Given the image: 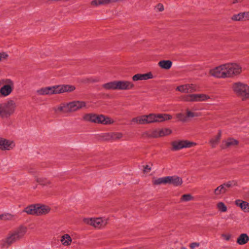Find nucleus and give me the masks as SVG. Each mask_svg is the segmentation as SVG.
<instances>
[{
	"instance_id": "nucleus-11",
	"label": "nucleus",
	"mask_w": 249,
	"mask_h": 249,
	"mask_svg": "<svg viewBox=\"0 0 249 249\" xmlns=\"http://www.w3.org/2000/svg\"><path fill=\"white\" fill-rule=\"evenodd\" d=\"M69 113L74 112L85 107L86 104L82 101H73L67 102Z\"/></svg>"
},
{
	"instance_id": "nucleus-39",
	"label": "nucleus",
	"mask_w": 249,
	"mask_h": 249,
	"mask_svg": "<svg viewBox=\"0 0 249 249\" xmlns=\"http://www.w3.org/2000/svg\"><path fill=\"white\" fill-rule=\"evenodd\" d=\"M199 115L198 113L194 112L188 109L186 110V118H193L199 116Z\"/></svg>"
},
{
	"instance_id": "nucleus-23",
	"label": "nucleus",
	"mask_w": 249,
	"mask_h": 249,
	"mask_svg": "<svg viewBox=\"0 0 249 249\" xmlns=\"http://www.w3.org/2000/svg\"><path fill=\"white\" fill-rule=\"evenodd\" d=\"M99 115L92 113L85 114L83 116V120L86 122L98 123Z\"/></svg>"
},
{
	"instance_id": "nucleus-52",
	"label": "nucleus",
	"mask_w": 249,
	"mask_h": 249,
	"mask_svg": "<svg viewBox=\"0 0 249 249\" xmlns=\"http://www.w3.org/2000/svg\"><path fill=\"white\" fill-rule=\"evenodd\" d=\"M90 81L91 82H98V80H90Z\"/></svg>"
},
{
	"instance_id": "nucleus-1",
	"label": "nucleus",
	"mask_w": 249,
	"mask_h": 249,
	"mask_svg": "<svg viewBox=\"0 0 249 249\" xmlns=\"http://www.w3.org/2000/svg\"><path fill=\"white\" fill-rule=\"evenodd\" d=\"M173 118V116L167 113H150L133 118L132 124H145L156 123H162L169 121Z\"/></svg>"
},
{
	"instance_id": "nucleus-15",
	"label": "nucleus",
	"mask_w": 249,
	"mask_h": 249,
	"mask_svg": "<svg viewBox=\"0 0 249 249\" xmlns=\"http://www.w3.org/2000/svg\"><path fill=\"white\" fill-rule=\"evenodd\" d=\"M117 90H128L134 89L135 85L131 81L127 80L117 81Z\"/></svg>"
},
{
	"instance_id": "nucleus-3",
	"label": "nucleus",
	"mask_w": 249,
	"mask_h": 249,
	"mask_svg": "<svg viewBox=\"0 0 249 249\" xmlns=\"http://www.w3.org/2000/svg\"><path fill=\"white\" fill-rule=\"evenodd\" d=\"M233 92L242 100L249 99V86L241 82L234 83L232 85Z\"/></svg>"
},
{
	"instance_id": "nucleus-18",
	"label": "nucleus",
	"mask_w": 249,
	"mask_h": 249,
	"mask_svg": "<svg viewBox=\"0 0 249 249\" xmlns=\"http://www.w3.org/2000/svg\"><path fill=\"white\" fill-rule=\"evenodd\" d=\"M15 146V143L13 141L1 138V150H11Z\"/></svg>"
},
{
	"instance_id": "nucleus-19",
	"label": "nucleus",
	"mask_w": 249,
	"mask_h": 249,
	"mask_svg": "<svg viewBox=\"0 0 249 249\" xmlns=\"http://www.w3.org/2000/svg\"><path fill=\"white\" fill-rule=\"evenodd\" d=\"M57 86V94L71 92L75 89L74 86L71 85H59Z\"/></svg>"
},
{
	"instance_id": "nucleus-37",
	"label": "nucleus",
	"mask_w": 249,
	"mask_h": 249,
	"mask_svg": "<svg viewBox=\"0 0 249 249\" xmlns=\"http://www.w3.org/2000/svg\"><path fill=\"white\" fill-rule=\"evenodd\" d=\"M226 192L225 189L224 188V186L222 185L219 186L217 187L214 190V195L216 196H219L221 195H222L224 194Z\"/></svg>"
},
{
	"instance_id": "nucleus-20",
	"label": "nucleus",
	"mask_w": 249,
	"mask_h": 249,
	"mask_svg": "<svg viewBox=\"0 0 249 249\" xmlns=\"http://www.w3.org/2000/svg\"><path fill=\"white\" fill-rule=\"evenodd\" d=\"M167 184L177 187L180 186L183 181L181 178L177 176H167Z\"/></svg>"
},
{
	"instance_id": "nucleus-51",
	"label": "nucleus",
	"mask_w": 249,
	"mask_h": 249,
	"mask_svg": "<svg viewBox=\"0 0 249 249\" xmlns=\"http://www.w3.org/2000/svg\"><path fill=\"white\" fill-rule=\"evenodd\" d=\"M158 9L159 11H162L164 9L163 6L162 5L159 4L158 6Z\"/></svg>"
},
{
	"instance_id": "nucleus-22",
	"label": "nucleus",
	"mask_w": 249,
	"mask_h": 249,
	"mask_svg": "<svg viewBox=\"0 0 249 249\" xmlns=\"http://www.w3.org/2000/svg\"><path fill=\"white\" fill-rule=\"evenodd\" d=\"M50 208L46 205L36 204V215H44L50 212Z\"/></svg>"
},
{
	"instance_id": "nucleus-6",
	"label": "nucleus",
	"mask_w": 249,
	"mask_h": 249,
	"mask_svg": "<svg viewBox=\"0 0 249 249\" xmlns=\"http://www.w3.org/2000/svg\"><path fill=\"white\" fill-rule=\"evenodd\" d=\"M108 219L105 217L84 218L83 221L86 224L97 229L104 228L108 223Z\"/></svg>"
},
{
	"instance_id": "nucleus-44",
	"label": "nucleus",
	"mask_w": 249,
	"mask_h": 249,
	"mask_svg": "<svg viewBox=\"0 0 249 249\" xmlns=\"http://www.w3.org/2000/svg\"><path fill=\"white\" fill-rule=\"evenodd\" d=\"M222 185L224 186V188L225 189L226 191H227L228 188L232 186L233 185V182L229 181L227 183L223 184Z\"/></svg>"
},
{
	"instance_id": "nucleus-45",
	"label": "nucleus",
	"mask_w": 249,
	"mask_h": 249,
	"mask_svg": "<svg viewBox=\"0 0 249 249\" xmlns=\"http://www.w3.org/2000/svg\"><path fill=\"white\" fill-rule=\"evenodd\" d=\"M9 57V54L6 52H1V60H7Z\"/></svg>"
},
{
	"instance_id": "nucleus-33",
	"label": "nucleus",
	"mask_w": 249,
	"mask_h": 249,
	"mask_svg": "<svg viewBox=\"0 0 249 249\" xmlns=\"http://www.w3.org/2000/svg\"><path fill=\"white\" fill-rule=\"evenodd\" d=\"M220 137H221V133H220V132H219L217 135H216L215 136H214V137L212 138L211 139V140L210 141V143L212 147L214 148L217 145V144L219 142Z\"/></svg>"
},
{
	"instance_id": "nucleus-9",
	"label": "nucleus",
	"mask_w": 249,
	"mask_h": 249,
	"mask_svg": "<svg viewBox=\"0 0 249 249\" xmlns=\"http://www.w3.org/2000/svg\"><path fill=\"white\" fill-rule=\"evenodd\" d=\"M176 90L184 93H194L198 90V87L195 84H185L176 88Z\"/></svg>"
},
{
	"instance_id": "nucleus-42",
	"label": "nucleus",
	"mask_w": 249,
	"mask_h": 249,
	"mask_svg": "<svg viewBox=\"0 0 249 249\" xmlns=\"http://www.w3.org/2000/svg\"><path fill=\"white\" fill-rule=\"evenodd\" d=\"M177 118L178 119V120L183 122H186L187 120L186 117H185L184 115L181 113H178L176 115Z\"/></svg>"
},
{
	"instance_id": "nucleus-40",
	"label": "nucleus",
	"mask_w": 249,
	"mask_h": 249,
	"mask_svg": "<svg viewBox=\"0 0 249 249\" xmlns=\"http://www.w3.org/2000/svg\"><path fill=\"white\" fill-rule=\"evenodd\" d=\"M13 218V215L9 213L1 214V220H10Z\"/></svg>"
},
{
	"instance_id": "nucleus-2",
	"label": "nucleus",
	"mask_w": 249,
	"mask_h": 249,
	"mask_svg": "<svg viewBox=\"0 0 249 249\" xmlns=\"http://www.w3.org/2000/svg\"><path fill=\"white\" fill-rule=\"evenodd\" d=\"M183 101L187 102H212L214 101L213 95L200 93L186 94L183 97Z\"/></svg>"
},
{
	"instance_id": "nucleus-7",
	"label": "nucleus",
	"mask_w": 249,
	"mask_h": 249,
	"mask_svg": "<svg viewBox=\"0 0 249 249\" xmlns=\"http://www.w3.org/2000/svg\"><path fill=\"white\" fill-rule=\"evenodd\" d=\"M14 89V82L9 78L1 79V96L4 97L9 95Z\"/></svg>"
},
{
	"instance_id": "nucleus-47",
	"label": "nucleus",
	"mask_w": 249,
	"mask_h": 249,
	"mask_svg": "<svg viewBox=\"0 0 249 249\" xmlns=\"http://www.w3.org/2000/svg\"><path fill=\"white\" fill-rule=\"evenodd\" d=\"M150 170L151 167L149 165H146L144 167L143 172L144 173H148Z\"/></svg>"
},
{
	"instance_id": "nucleus-53",
	"label": "nucleus",
	"mask_w": 249,
	"mask_h": 249,
	"mask_svg": "<svg viewBox=\"0 0 249 249\" xmlns=\"http://www.w3.org/2000/svg\"><path fill=\"white\" fill-rule=\"evenodd\" d=\"M180 249H187L185 247H182Z\"/></svg>"
},
{
	"instance_id": "nucleus-13",
	"label": "nucleus",
	"mask_w": 249,
	"mask_h": 249,
	"mask_svg": "<svg viewBox=\"0 0 249 249\" xmlns=\"http://www.w3.org/2000/svg\"><path fill=\"white\" fill-rule=\"evenodd\" d=\"M52 110L56 115L69 113L67 102H62L54 106L53 107Z\"/></svg>"
},
{
	"instance_id": "nucleus-14",
	"label": "nucleus",
	"mask_w": 249,
	"mask_h": 249,
	"mask_svg": "<svg viewBox=\"0 0 249 249\" xmlns=\"http://www.w3.org/2000/svg\"><path fill=\"white\" fill-rule=\"evenodd\" d=\"M17 241L24 238L27 232V228L23 225H20L12 231Z\"/></svg>"
},
{
	"instance_id": "nucleus-27",
	"label": "nucleus",
	"mask_w": 249,
	"mask_h": 249,
	"mask_svg": "<svg viewBox=\"0 0 249 249\" xmlns=\"http://www.w3.org/2000/svg\"><path fill=\"white\" fill-rule=\"evenodd\" d=\"M72 238L71 236L67 233L63 234L60 239V242L62 245L64 246H69L72 243Z\"/></svg>"
},
{
	"instance_id": "nucleus-12",
	"label": "nucleus",
	"mask_w": 249,
	"mask_h": 249,
	"mask_svg": "<svg viewBox=\"0 0 249 249\" xmlns=\"http://www.w3.org/2000/svg\"><path fill=\"white\" fill-rule=\"evenodd\" d=\"M17 240L15 237L12 231H10L2 240V243L1 244V247L7 249L12 244L17 242Z\"/></svg>"
},
{
	"instance_id": "nucleus-16",
	"label": "nucleus",
	"mask_w": 249,
	"mask_h": 249,
	"mask_svg": "<svg viewBox=\"0 0 249 249\" xmlns=\"http://www.w3.org/2000/svg\"><path fill=\"white\" fill-rule=\"evenodd\" d=\"M39 95L57 94V86L42 88L36 91Z\"/></svg>"
},
{
	"instance_id": "nucleus-32",
	"label": "nucleus",
	"mask_w": 249,
	"mask_h": 249,
	"mask_svg": "<svg viewBox=\"0 0 249 249\" xmlns=\"http://www.w3.org/2000/svg\"><path fill=\"white\" fill-rule=\"evenodd\" d=\"M244 12H240L237 14H234L231 17V19L234 21H246Z\"/></svg>"
},
{
	"instance_id": "nucleus-48",
	"label": "nucleus",
	"mask_w": 249,
	"mask_h": 249,
	"mask_svg": "<svg viewBox=\"0 0 249 249\" xmlns=\"http://www.w3.org/2000/svg\"><path fill=\"white\" fill-rule=\"evenodd\" d=\"M222 237L226 241H229L231 239V235L230 234H223L222 235Z\"/></svg>"
},
{
	"instance_id": "nucleus-26",
	"label": "nucleus",
	"mask_w": 249,
	"mask_h": 249,
	"mask_svg": "<svg viewBox=\"0 0 249 249\" xmlns=\"http://www.w3.org/2000/svg\"><path fill=\"white\" fill-rule=\"evenodd\" d=\"M238 143V142L237 140L229 138L227 140L223 141L221 147L222 148L225 149L229 147L236 145Z\"/></svg>"
},
{
	"instance_id": "nucleus-29",
	"label": "nucleus",
	"mask_w": 249,
	"mask_h": 249,
	"mask_svg": "<svg viewBox=\"0 0 249 249\" xmlns=\"http://www.w3.org/2000/svg\"><path fill=\"white\" fill-rule=\"evenodd\" d=\"M102 87L106 90H117V81H113L103 85Z\"/></svg>"
},
{
	"instance_id": "nucleus-35",
	"label": "nucleus",
	"mask_w": 249,
	"mask_h": 249,
	"mask_svg": "<svg viewBox=\"0 0 249 249\" xmlns=\"http://www.w3.org/2000/svg\"><path fill=\"white\" fill-rule=\"evenodd\" d=\"M172 133V130L169 128H164L160 129V137L168 136Z\"/></svg>"
},
{
	"instance_id": "nucleus-30",
	"label": "nucleus",
	"mask_w": 249,
	"mask_h": 249,
	"mask_svg": "<svg viewBox=\"0 0 249 249\" xmlns=\"http://www.w3.org/2000/svg\"><path fill=\"white\" fill-rule=\"evenodd\" d=\"M23 212L28 214L36 215V204L31 205L26 207Z\"/></svg>"
},
{
	"instance_id": "nucleus-21",
	"label": "nucleus",
	"mask_w": 249,
	"mask_h": 249,
	"mask_svg": "<svg viewBox=\"0 0 249 249\" xmlns=\"http://www.w3.org/2000/svg\"><path fill=\"white\" fill-rule=\"evenodd\" d=\"M153 75L151 72L141 74L138 73L133 76L132 79L133 81L146 80L153 78Z\"/></svg>"
},
{
	"instance_id": "nucleus-24",
	"label": "nucleus",
	"mask_w": 249,
	"mask_h": 249,
	"mask_svg": "<svg viewBox=\"0 0 249 249\" xmlns=\"http://www.w3.org/2000/svg\"><path fill=\"white\" fill-rule=\"evenodd\" d=\"M235 204L240 207L245 213H249V203L241 199H237L235 201Z\"/></svg>"
},
{
	"instance_id": "nucleus-25",
	"label": "nucleus",
	"mask_w": 249,
	"mask_h": 249,
	"mask_svg": "<svg viewBox=\"0 0 249 249\" xmlns=\"http://www.w3.org/2000/svg\"><path fill=\"white\" fill-rule=\"evenodd\" d=\"M114 121L112 118L105 116L104 115H99L98 124H101L104 125H110L114 123Z\"/></svg>"
},
{
	"instance_id": "nucleus-34",
	"label": "nucleus",
	"mask_w": 249,
	"mask_h": 249,
	"mask_svg": "<svg viewBox=\"0 0 249 249\" xmlns=\"http://www.w3.org/2000/svg\"><path fill=\"white\" fill-rule=\"evenodd\" d=\"M152 182L154 185L166 184H167V177L155 179L153 180Z\"/></svg>"
},
{
	"instance_id": "nucleus-10",
	"label": "nucleus",
	"mask_w": 249,
	"mask_h": 249,
	"mask_svg": "<svg viewBox=\"0 0 249 249\" xmlns=\"http://www.w3.org/2000/svg\"><path fill=\"white\" fill-rule=\"evenodd\" d=\"M209 74L217 78H226L224 64L212 68L209 71Z\"/></svg>"
},
{
	"instance_id": "nucleus-17",
	"label": "nucleus",
	"mask_w": 249,
	"mask_h": 249,
	"mask_svg": "<svg viewBox=\"0 0 249 249\" xmlns=\"http://www.w3.org/2000/svg\"><path fill=\"white\" fill-rule=\"evenodd\" d=\"M35 180L39 185L43 186L53 188L54 186V181L53 179L42 177H36Z\"/></svg>"
},
{
	"instance_id": "nucleus-46",
	"label": "nucleus",
	"mask_w": 249,
	"mask_h": 249,
	"mask_svg": "<svg viewBox=\"0 0 249 249\" xmlns=\"http://www.w3.org/2000/svg\"><path fill=\"white\" fill-rule=\"evenodd\" d=\"M200 246V244L197 242H194L190 244V247L192 249H194L196 247H198Z\"/></svg>"
},
{
	"instance_id": "nucleus-8",
	"label": "nucleus",
	"mask_w": 249,
	"mask_h": 249,
	"mask_svg": "<svg viewBox=\"0 0 249 249\" xmlns=\"http://www.w3.org/2000/svg\"><path fill=\"white\" fill-rule=\"evenodd\" d=\"M196 145L195 142L187 140L175 141L172 142V150L178 151L183 148L193 147Z\"/></svg>"
},
{
	"instance_id": "nucleus-49",
	"label": "nucleus",
	"mask_w": 249,
	"mask_h": 249,
	"mask_svg": "<svg viewBox=\"0 0 249 249\" xmlns=\"http://www.w3.org/2000/svg\"><path fill=\"white\" fill-rule=\"evenodd\" d=\"M245 20H249V11L244 12Z\"/></svg>"
},
{
	"instance_id": "nucleus-50",
	"label": "nucleus",
	"mask_w": 249,
	"mask_h": 249,
	"mask_svg": "<svg viewBox=\"0 0 249 249\" xmlns=\"http://www.w3.org/2000/svg\"><path fill=\"white\" fill-rule=\"evenodd\" d=\"M243 0H232V3L235 4L236 3H240L242 2Z\"/></svg>"
},
{
	"instance_id": "nucleus-5",
	"label": "nucleus",
	"mask_w": 249,
	"mask_h": 249,
	"mask_svg": "<svg viewBox=\"0 0 249 249\" xmlns=\"http://www.w3.org/2000/svg\"><path fill=\"white\" fill-rule=\"evenodd\" d=\"M17 105L12 100H9L3 104L1 107V118H8L13 114L16 110Z\"/></svg>"
},
{
	"instance_id": "nucleus-38",
	"label": "nucleus",
	"mask_w": 249,
	"mask_h": 249,
	"mask_svg": "<svg viewBox=\"0 0 249 249\" xmlns=\"http://www.w3.org/2000/svg\"><path fill=\"white\" fill-rule=\"evenodd\" d=\"M194 197L189 194L183 195L180 198V201L181 202H187L193 200Z\"/></svg>"
},
{
	"instance_id": "nucleus-28",
	"label": "nucleus",
	"mask_w": 249,
	"mask_h": 249,
	"mask_svg": "<svg viewBox=\"0 0 249 249\" xmlns=\"http://www.w3.org/2000/svg\"><path fill=\"white\" fill-rule=\"evenodd\" d=\"M249 241V237L246 233H242L237 239V243L240 245H243Z\"/></svg>"
},
{
	"instance_id": "nucleus-4",
	"label": "nucleus",
	"mask_w": 249,
	"mask_h": 249,
	"mask_svg": "<svg viewBox=\"0 0 249 249\" xmlns=\"http://www.w3.org/2000/svg\"><path fill=\"white\" fill-rule=\"evenodd\" d=\"M226 78H233L239 75L242 71V67L236 63L224 64Z\"/></svg>"
},
{
	"instance_id": "nucleus-31",
	"label": "nucleus",
	"mask_w": 249,
	"mask_h": 249,
	"mask_svg": "<svg viewBox=\"0 0 249 249\" xmlns=\"http://www.w3.org/2000/svg\"><path fill=\"white\" fill-rule=\"evenodd\" d=\"M158 65L162 69L169 70L172 67V62L171 61L169 60H163L159 61L158 63Z\"/></svg>"
},
{
	"instance_id": "nucleus-43",
	"label": "nucleus",
	"mask_w": 249,
	"mask_h": 249,
	"mask_svg": "<svg viewBox=\"0 0 249 249\" xmlns=\"http://www.w3.org/2000/svg\"><path fill=\"white\" fill-rule=\"evenodd\" d=\"M151 136L154 138L160 137V129H156L153 130L151 133Z\"/></svg>"
},
{
	"instance_id": "nucleus-41",
	"label": "nucleus",
	"mask_w": 249,
	"mask_h": 249,
	"mask_svg": "<svg viewBox=\"0 0 249 249\" xmlns=\"http://www.w3.org/2000/svg\"><path fill=\"white\" fill-rule=\"evenodd\" d=\"M123 136V134L120 132H115L111 133L110 137L112 139L117 140L121 139Z\"/></svg>"
},
{
	"instance_id": "nucleus-36",
	"label": "nucleus",
	"mask_w": 249,
	"mask_h": 249,
	"mask_svg": "<svg viewBox=\"0 0 249 249\" xmlns=\"http://www.w3.org/2000/svg\"><path fill=\"white\" fill-rule=\"evenodd\" d=\"M216 208L220 213H225L227 211V207L222 202H218L216 204Z\"/></svg>"
}]
</instances>
